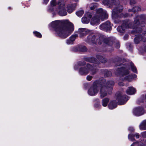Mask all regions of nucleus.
I'll list each match as a JSON object with an SVG mask.
<instances>
[{"label":"nucleus","mask_w":146,"mask_h":146,"mask_svg":"<svg viewBox=\"0 0 146 146\" xmlns=\"http://www.w3.org/2000/svg\"><path fill=\"white\" fill-rule=\"evenodd\" d=\"M49 25L54 29L55 34L62 38L68 37L74 30L73 24L67 20H56L52 22Z\"/></svg>","instance_id":"nucleus-1"},{"label":"nucleus","mask_w":146,"mask_h":146,"mask_svg":"<svg viewBox=\"0 0 146 146\" xmlns=\"http://www.w3.org/2000/svg\"><path fill=\"white\" fill-rule=\"evenodd\" d=\"M117 105L116 102L115 101L110 102L108 105V107L110 109H113L116 108Z\"/></svg>","instance_id":"nucleus-21"},{"label":"nucleus","mask_w":146,"mask_h":146,"mask_svg":"<svg viewBox=\"0 0 146 146\" xmlns=\"http://www.w3.org/2000/svg\"><path fill=\"white\" fill-rule=\"evenodd\" d=\"M145 52H146V46H145Z\"/></svg>","instance_id":"nucleus-48"},{"label":"nucleus","mask_w":146,"mask_h":146,"mask_svg":"<svg viewBox=\"0 0 146 146\" xmlns=\"http://www.w3.org/2000/svg\"><path fill=\"white\" fill-rule=\"evenodd\" d=\"M129 73V70H128L123 67L118 68L115 73V74L117 75L121 74L123 76H124V75H126Z\"/></svg>","instance_id":"nucleus-10"},{"label":"nucleus","mask_w":146,"mask_h":146,"mask_svg":"<svg viewBox=\"0 0 146 146\" xmlns=\"http://www.w3.org/2000/svg\"><path fill=\"white\" fill-rule=\"evenodd\" d=\"M75 2H78V0H74Z\"/></svg>","instance_id":"nucleus-47"},{"label":"nucleus","mask_w":146,"mask_h":146,"mask_svg":"<svg viewBox=\"0 0 146 146\" xmlns=\"http://www.w3.org/2000/svg\"><path fill=\"white\" fill-rule=\"evenodd\" d=\"M140 130H146V120L143 121L139 125Z\"/></svg>","instance_id":"nucleus-20"},{"label":"nucleus","mask_w":146,"mask_h":146,"mask_svg":"<svg viewBox=\"0 0 146 146\" xmlns=\"http://www.w3.org/2000/svg\"><path fill=\"white\" fill-rule=\"evenodd\" d=\"M84 13V11L83 10H81L77 12L76 14L77 16L79 17H81Z\"/></svg>","instance_id":"nucleus-30"},{"label":"nucleus","mask_w":146,"mask_h":146,"mask_svg":"<svg viewBox=\"0 0 146 146\" xmlns=\"http://www.w3.org/2000/svg\"><path fill=\"white\" fill-rule=\"evenodd\" d=\"M90 71L92 72V74H94L96 72V67L92 65L87 64L86 66L80 68L79 70V73L81 75H86Z\"/></svg>","instance_id":"nucleus-5"},{"label":"nucleus","mask_w":146,"mask_h":146,"mask_svg":"<svg viewBox=\"0 0 146 146\" xmlns=\"http://www.w3.org/2000/svg\"><path fill=\"white\" fill-rule=\"evenodd\" d=\"M34 34L36 37L38 38H41L42 36L41 34L39 32L37 31L33 32Z\"/></svg>","instance_id":"nucleus-33"},{"label":"nucleus","mask_w":146,"mask_h":146,"mask_svg":"<svg viewBox=\"0 0 146 146\" xmlns=\"http://www.w3.org/2000/svg\"><path fill=\"white\" fill-rule=\"evenodd\" d=\"M49 1V0H44V3L46 4L48 3Z\"/></svg>","instance_id":"nucleus-45"},{"label":"nucleus","mask_w":146,"mask_h":146,"mask_svg":"<svg viewBox=\"0 0 146 146\" xmlns=\"http://www.w3.org/2000/svg\"><path fill=\"white\" fill-rule=\"evenodd\" d=\"M144 111L143 108L138 107L135 108L133 111V113L136 115L140 116L143 114Z\"/></svg>","instance_id":"nucleus-12"},{"label":"nucleus","mask_w":146,"mask_h":146,"mask_svg":"<svg viewBox=\"0 0 146 146\" xmlns=\"http://www.w3.org/2000/svg\"><path fill=\"white\" fill-rule=\"evenodd\" d=\"M50 3L51 6L54 7L53 8L50 7L48 9L49 11L57 13L61 16L67 15L65 0H52L51 1Z\"/></svg>","instance_id":"nucleus-2"},{"label":"nucleus","mask_w":146,"mask_h":146,"mask_svg":"<svg viewBox=\"0 0 146 146\" xmlns=\"http://www.w3.org/2000/svg\"><path fill=\"white\" fill-rule=\"evenodd\" d=\"M140 8L138 7H134L132 10L129 9V12L132 11L133 12H136L137 11L140 10Z\"/></svg>","instance_id":"nucleus-29"},{"label":"nucleus","mask_w":146,"mask_h":146,"mask_svg":"<svg viewBox=\"0 0 146 146\" xmlns=\"http://www.w3.org/2000/svg\"><path fill=\"white\" fill-rule=\"evenodd\" d=\"M115 2L114 0H103V2L104 5L109 6L110 7L115 5Z\"/></svg>","instance_id":"nucleus-17"},{"label":"nucleus","mask_w":146,"mask_h":146,"mask_svg":"<svg viewBox=\"0 0 146 146\" xmlns=\"http://www.w3.org/2000/svg\"><path fill=\"white\" fill-rule=\"evenodd\" d=\"M127 16V15H125V16H125V17H126Z\"/></svg>","instance_id":"nucleus-50"},{"label":"nucleus","mask_w":146,"mask_h":146,"mask_svg":"<svg viewBox=\"0 0 146 146\" xmlns=\"http://www.w3.org/2000/svg\"><path fill=\"white\" fill-rule=\"evenodd\" d=\"M129 130L130 131H134V129L133 127H130L129 128Z\"/></svg>","instance_id":"nucleus-44"},{"label":"nucleus","mask_w":146,"mask_h":146,"mask_svg":"<svg viewBox=\"0 0 146 146\" xmlns=\"http://www.w3.org/2000/svg\"><path fill=\"white\" fill-rule=\"evenodd\" d=\"M108 17V14L106 11L103 10L101 8L98 9L97 10L95 16L92 19L91 24L93 25L98 24L100 19L103 21L107 19Z\"/></svg>","instance_id":"nucleus-4"},{"label":"nucleus","mask_w":146,"mask_h":146,"mask_svg":"<svg viewBox=\"0 0 146 146\" xmlns=\"http://www.w3.org/2000/svg\"><path fill=\"white\" fill-rule=\"evenodd\" d=\"M100 86L99 87H101L100 91V97L101 98H103L106 96L107 94V92L106 91V90L107 89V88L102 85L100 86Z\"/></svg>","instance_id":"nucleus-15"},{"label":"nucleus","mask_w":146,"mask_h":146,"mask_svg":"<svg viewBox=\"0 0 146 146\" xmlns=\"http://www.w3.org/2000/svg\"><path fill=\"white\" fill-rule=\"evenodd\" d=\"M98 6V4L96 3H93L88 5V7L90 10H93Z\"/></svg>","instance_id":"nucleus-22"},{"label":"nucleus","mask_w":146,"mask_h":146,"mask_svg":"<svg viewBox=\"0 0 146 146\" xmlns=\"http://www.w3.org/2000/svg\"><path fill=\"white\" fill-rule=\"evenodd\" d=\"M145 143H146V140L145 141Z\"/></svg>","instance_id":"nucleus-51"},{"label":"nucleus","mask_w":146,"mask_h":146,"mask_svg":"<svg viewBox=\"0 0 146 146\" xmlns=\"http://www.w3.org/2000/svg\"><path fill=\"white\" fill-rule=\"evenodd\" d=\"M108 73L109 74V75L108 76H110L111 75V72L110 71L108 72Z\"/></svg>","instance_id":"nucleus-46"},{"label":"nucleus","mask_w":146,"mask_h":146,"mask_svg":"<svg viewBox=\"0 0 146 146\" xmlns=\"http://www.w3.org/2000/svg\"><path fill=\"white\" fill-rule=\"evenodd\" d=\"M86 61L88 62L94 63H98V62L93 57L87 58Z\"/></svg>","instance_id":"nucleus-28"},{"label":"nucleus","mask_w":146,"mask_h":146,"mask_svg":"<svg viewBox=\"0 0 146 146\" xmlns=\"http://www.w3.org/2000/svg\"><path fill=\"white\" fill-rule=\"evenodd\" d=\"M139 145V143L138 142H136L133 143L131 146H138Z\"/></svg>","instance_id":"nucleus-38"},{"label":"nucleus","mask_w":146,"mask_h":146,"mask_svg":"<svg viewBox=\"0 0 146 146\" xmlns=\"http://www.w3.org/2000/svg\"><path fill=\"white\" fill-rule=\"evenodd\" d=\"M85 16L87 17H90V19L92 17V15H91V13L89 12H88L86 13L85 15Z\"/></svg>","instance_id":"nucleus-36"},{"label":"nucleus","mask_w":146,"mask_h":146,"mask_svg":"<svg viewBox=\"0 0 146 146\" xmlns=\"http://www.w3.org/2000/svg\"><path fill=\"white\" fill-rule=\"evenodd\" d=\"M125 37H127V35H125V37H124V38H125Z\"/></svg>","instance_id":"nucleus-49"},{"label":"nucleus","mask_w":146,"mask_h":146,"mask_svg":"<svg viewBox=\"0 0 146 146\" xmlns=\"http://www.w3.org/2000/svg\"><path fill=\"white\" fill-rule=\"evenodd\" d=\"M141 135L143 137H146V131L141 133Z\"/></svg>","instance_id":"nucleus-37"},{"label":"nucleus","mask_w":146,"mask_h":146,"mask_svg":"<svg viewBox=\"0 0 146 146\" xmlns=\"http://www.w3.org/2000/svg\"><path fill=\"white\" fill-rule=\"evenodd\" d=\"M136 3V1L135 0H130V4L131 5H132Z\"/></svg>","instance_id":"nucleus-40"},{"label":"nucleus","mask_w":146,"mask_h":146,"mask_svg":"<svg viewBox=\"0 0 146 146\" xmlns=\"http://www.w3.org/2000/svg\"><path fill=\"white\" fill-rule=\"evenodd\" d=\"M86 41L90 43L99 44H100L102 43L108 45H111L113 44V42L110 38H107L103 35L94 34L90 35L88 36Z\"/></svg>","instance_id":"nucleus-3"},{"label":"nucleus","mask_w":146,"mask_h":146,"mask_svg":"<svg viewBox=\"0 0 146 146\" xmlns=\"http://www.w3.org/2000/svg\"><path fill=\"white\" fill-rule=\"evenodd\" d=\"M134 136H135V137L138 139L139 138V134L138 133H136L135 135H134Z\"/></svg>","instance_id":"nucleus-42"},{"label":"nucleus","mask_w":146,"mask_h":146,"mask_svg":"<svg viewBox=\"0 0 146 146\" xmlns=\"http://www.w3.org/2000/svg\"><path fill=\"white\" fill-rule=\"evenodd\" d=\"M117 99L118 100V104L119 105H122L125 104L128 100L129 98L126 96H122L119 92L117 93L116 94Z\"/></svg>","instance_id":"nucleus-8"},{"label":"nucleus","mask_w":146,"mask_h":146,"mask_svg":"<svg viewBox=\"0 0 146 146\" xmlns=\"http://www.w3.org/2000/svg\"><path fill=\"white\" fill-rule=\"evenodd\" d=\"M118 84L120 86H123L124 85V83L122 82H119Z\"/></svg>","instance_id":"nucleus-43"},{"label":"nucleus","mask_w":146,"mask_h":146,"mask_svg":"<svg viewBox=\"0 0 146 146\" xmlns=\"http://www.w3.org/2000/svg\"><path fill=\"white\" fill-rule=\"evenodd\" d=\"M71 50L72 51L75 52L78 51L84 52L87 50L85 46L79 45L73 47Z\"/></svg>","instance_id":"nucleus-13"},{"label":"nucleus","mask_w":146,"mask_h":146,"mask_svg":"<svg viewBox=\"0 0 146 146\" xmlns=\"http://www.w3.org/2000/svg\"><path fill=\"white\" fill-rule=\"evenodd\" d=\"M97 58L100 60V61L103 63H105L107 60H106L102 56L98 55L96 56Z\"/></svg>","instance_id":"nucleus-25"},{"label":"nucleus","mask_w":146,"mask_h":146,"mask_svg":"<svg viewBox=\"0 0 146 146\" xmlns=\"http://www.w3.org/2000/svg\"><path fill=\"white\" fill-rule=\"evenodd\" d=\"M114 85V82L112 81H110L107 82L106 83V86L110 88V90H111L112 87Z\"/></svg>","instance_id":"nucleus-24"},{"label":"nucleus","mask_w":146,"mask_h":146,"mask_svg":"<svg viewBox=\"0 0 146 146\" xmlns=\"http://www.w3.org/2000/svg\"><path fill=\"white\" fill-rule=\"evenodd\" d=\"M136 90L134 88L132 87H129L128 89L126 90L127 93L130 95L134 94Z\"/></svg>","instance_id":"nucleus-19"},{"label":"nucleus","mask_w":146,"mask_h":146,"mask_svg":"<svg viewBox=\"0 0 146 146\" xmlns=\"http://www.w3.org/2000/svg\"><path fill=\"white\" fill-rule=\"evenodd\" d=\"M134 135L129 134L128 135V139L132 141L135 140Z\"/></svg>","instance_id":"nucleus-34"},{"label":"nucleus","mask_w":146,"mask_h":146,"mask_svg":"<svg viewBox=\"0 0 146 146\" xmlns=\"http://www.w3.org/2000/svg\"><path fill=\"white\" fill-rule=\"evenodd\" d=\"M140 18L139 16H137L136 18L135 19V22L134 26L132 25V23H130L129 21H127V22H125L124 24H123L121 26L118 27L117 29V31L120 33H123L125 29L123 28V27H125L129 28H133L134 27V26H136V25L139 24V19Z\"/></svg>","instance_id":"nucleus-6"},{"label":"nucleus","mask_w":146,"mask_h":146,"mask_svg":"<svg viewBox=\"0 0 146 146\" xmlns=\"http://www.w3.org/2000/svg\"><path fill=\"white\" fill-rule=\"evenodd\" d=\"M88 81L91 80L92 78V76H88L86 77Z\"/></svg>","instance_id":"nucleus-39"},{"label":"nucleus","mask_w":146,"mask_h":146,"mask_svg":"<svg viewBox=\"0 0 146 146\" xmlns=\"http://www.w3.org/2000/svg\"><path fill=\"white\" fill-rule=\"evenodd\" d=\"M90 17H87L84 16L82 19V21L83 23H88L90 21Z\"/></svg>","instance_id":"nucleus-23"},{"label":"nucleus","mask_w":146,"mask_h":146,"mask_svg":"<svg viewBox=\"0 0 146 146\" xmlns=\"http://www.w3.org/2000/svg\"><path fill=\"white\" fill-rule=\"evenodd\" d=\"M76 5L75 4H69L67 6V11L68 13H71L75 9Z\"/></svg>","instance_id":"nucleus-18"},{"label":"nucleus","mask_w":146,"mask_h":146,"mask_svg":"<svg viewBox=\"0 0 146 146\" xmlns=\"http://www.w3.org/2000/svg\"><path fill=\"white\" fill-rule=\"evenodd\" d=\"M140 40V39L139 38L137 37L135 38L134 39V41L135 43L137 44H138Z\"/></svg>","instance_id":"nucleus-35"},{"label":"nucleus","mask_w":146,"mask_h":146,"mask_svg":"<svg viewBox=\"0 0 146 146\" xmlns=\"http://www.w3.org/2000/svg\"><path fill=\"white\" fill-rule=\"evenodd\" d=\"M78 36L77 34L71 35L69 38L66 40V43L68 44H72L76 39Z\"/></svg>","instance_id":"nucleus-16"},{"label":"nucleus","mask_w":146,"mask_h":146,"mask_svg":"<svg viewBox=\"0 0 146 146\" xmlns=\"http://www.w3.org/2000/svg\"><path fill=\"white\" fill-rule=\"evenodd\" d=\"M89 32V31L86 29H79L78 30V33L81 38H82L87 34Z\"/></svg>","instance_id":"nucleus-14"},{"label":"nucleus","mask_w":146,"mask_h":146,"mask_svg":"<svg viewBox=\"0 0 146 146\" xmlns=\"http://www.w3.org/2000/svg\"><path fill=\"white\" fill-rule=\"evenodd\" d=\"M100 29L102 30L108 32L111 30V25L109 21H107L100 26Z\"/></svg>","instance_id":"nucleus-9"},{"label":"nucleus","mask_w":146,"mask_h":146,"mask_svg":"<svg viewBox=\"0 0 146 146\" xmlns=\"http://www.w3.org/2000/svg\"><path fill=\"white\" fill-rule=\"evenodd\" d=\"M132 80V76L131 75H129L127 76H126L125 77V78L123 80H127L129 82H130Z\"/></svg>","instance_id":"nucleus-31"},{"label":"nucleus","mask_w":146,"mask_h":146,"mask_svg":"<svg viewBox=\"0 0 146 146\" xmlns=\"http://www.w3.org/2000/svg\"><path fill=\"white\" fill-rule=\"evenodd\" d=\"M86 63L84 62H79L77 64H76L74 66V68L75 69H77L79 68V66H82L85 65Z\"/></svg>","instance_id":"nucleus-27"},{"label":"nucleus","mask_w":146,"mask_h":146,"mask_svg":"<svg viewBox=\"0 0 146 146\" xmlns=\"http://www.w3.org/2000/svg\"><path fill=\"white\" fill-rule=\"evenodd\" d=\"M123 9V7L121 6H119L118 7L115 8L113 10L112 13V17L113 18L115 19L117 17V13L121 12Z\"/></svg>","instance_id":"nucleus-11"},{"label":"nucleus","mask_w":146,"mask_h":146,"mask_svg":"<svg viewBox=\"0 0 146 146\" xmlns=\"http://www.w3.org/2000/svg\"><path fill=\"white\" fill-rule=\"evenodd\" d=\"M120 45L119 43V42H117L116 43L115 45V47L117 48H119L120 47Z\"/></svg>","instance_id":"nucleus-41"},{"label":"nucleus","mask_w":146,"mask_h":146,"mask_svg":"<svg viewBox=\"0 0 146 146\" xmlns=\"http://www.w3.org/2000/svg\"><path fill=\"white\" fill-rule=\"evenodd\" d=\"M100 86V84L97 83L96 82H94L93 86L88 90V94L91 96H94L98 92Z\"/></svg>","instance_id":"nucleus-7"},{"label":"nucleus","mask_w":146,"mask_h":146,"mask_svg":"<svg viewBox=\"0 0 146 146\" xmlns=\"http://www.w3.org/2000/svg\"><path fill=\"white\" fill-rule=\"evenodd\" d=\"M131 69L135 73H136L137 72V69L136 67L134 66L133 64L131 63Z\"/></svg>","instance_id":"nucleus-32"},{"label":"nucleus","mask_w":146,"mask_h":146,"mask_svg":"<svg viewBox=\"0 0 146 146\" xmlns=\"http://www.w3.org/2000/svg\"><path fill=\"white\" fill-rule=\"evenodd\" d=\"M109 101V99L108 98H105L102 100V105L103 106H106L108 104V102Z\"/></svg>","instance_id":"nucleus-26"}]
</instances>
